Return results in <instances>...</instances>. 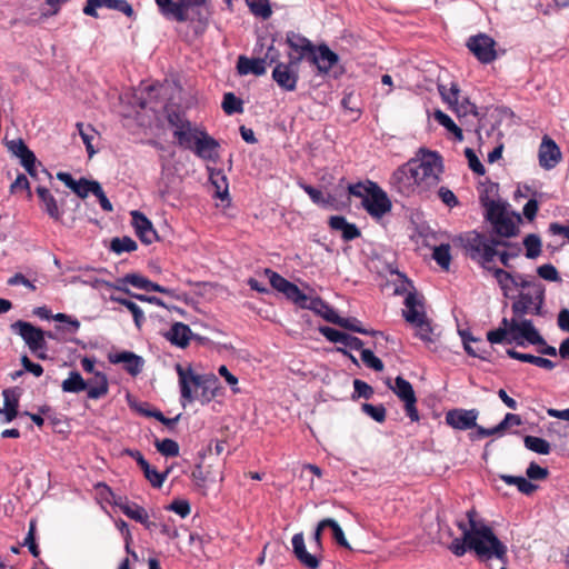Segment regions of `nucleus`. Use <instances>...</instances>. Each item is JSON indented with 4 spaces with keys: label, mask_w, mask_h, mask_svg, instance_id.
Wrapping results in <instances>:
<instances>
[{
    "label": "nucleus",
    "mask_w": 569,
    "mask_h": 569,
    "mask_svg": "<svg viewBox=\"0 0 569 569\" xmlns=\"http://www.w3.org/2000/svg\"><path fill=\"white\" fill-rule=\"evenodd\" d=\"M109 9L122 12L127 17L133 16V9L127 0H87L83 13L93 18H98V9Z\"/></svg>",
    "instance_id": "a211bd4d"
},
{
    "label": "nucleus",
    "mask_w": 569,
    "mask_h": 569,
    "mask_svg": "<svg viewBox=\"0 0 569 569\" xmlns=\"http://www.w3.org/2000/svg\"><path fill=\"white\" fill-rule=\"evenodd\" d=\"M308 62L316 66L319 73H328L339 62V56L322 43L316 47Z\"/></svg>",
    "instance_id": "6ab92c4d"
},
{
    "label": "nucleus",
    "mask_w": 569,
    "mask_h": 569,
    "mask_svg": "<svg viewBox=\"0 0 569 569\" xmlns=\"http://www.w3.org/2000/svg\"><path fill=\"white\" fill-rule=\"evenodd\" d=\"M174 369L178 375L180 399L183 406L197 399L202 405L209 403L217 396L219 380L214 375H198L191 365L177 363Z\"/></svg>",
    "instance_id": "20e7f679"
},
{
    "label": "nucleus",
    "mask_w": 569,
    "mask_h": 569,
    "mask_svg": "<svg viewBox=\"0 0 569 569\" xmlns=\"http://www.w3.org/2000/svg\"><path fill=\"white\" fill-rule=\"evenodd\" d=\"M506 352H507L508 357H510L511 359H516L521 362H528V363L535 365L537 367H540V368H543L547 370H552L556 367V363L553 361H551L547 358H543V357H538V356H533L530 353L518 352L515 349H507Z\"/></svg>",
    "instance_id": "72a5a7b5"
},
{
    "label": "nucleus",
    "mask_w": 569,
    "mask_h": 569,
    "mask_svg": "<svg viewBox=\"0 0 569 569\" xmlns=\"http://www.w3.org/2000/svg\"><path fill=\"white\" fill-rule=\"evenodd\" d=\"M438 91L442 100L456 113L458 119L466 124L468 116L479 118V110L467 97L460 100V88L456 82H451L450 87L446 84H438Z\"/></svg>",
    "instance_id": "39448f33"
},
{
    "label": "nucleus",
    "mask_w": 569,
    "mask_h": 569,
    "mask_svg": "<svg viewBox=\"0 0 569 569\" xmlns=\"http://www.w3.org/2000/svg\"><path fill=\"white\" fill-rule=\"evenodd\" d=\"M97 490L108 503L119 508L129 518L142 523V511L137 503L130 502L126 497L116 495L106 483H98Z\"/></svg>",
    "instance_id": "1a4fd4ad"
},
{
    "label": "nucleus",
    "mask_w": 569,
    "mask_h": 569,
    "mask_svg": "<svg viewBox=\"0 0 569 569\" xmlns=\"http://www.w3.org/2000/svg\"><path fill=\"white\" fill-rule=\"evenodd\" d=\"M150 291H158L166 296L173 297L172 290H170L166 287L159 286L158 283H154L144 278V302L161 306L163 308H168L167 303L162 299L154 297V296H150L149 295Z\"/></svg>",
    "instance_id": "f704fd0d"
},
{
    "label": "nucleus",
    "mask_w": 569,
    "mask_h": 569,
    "mask_svg": "<svg viewBox=\"0 0 569 569\" xmlns=\"http://www.w3.org/2000/svg\"><path fill=\"white\" fill-rule=\"evenodd\" d=\"M219 142L209 136L206 131L199 132V138L194 141L192 151L197 157L203 160L216 161L218 154Z\"/></svg>",
    "instance_id": "412c9836"
},
{
    "label": "nucleus",
    "mask_w": 569,
    "mask_h": 569,
    "mask_svg": "<svg viewBox=\"0 0 569 569\" xmlns=\"http://www.w3.org/2000/svg\"><path fill=\"white\" fill-rule=\"evenodd\" d=\"M405 306L406 310L402 312L403 318L411 325L427 316L425 311V299L416 291H411L407 295Z\"/></svg>",
    "instance_id": "5701e85b"
},
{
    "label": "nucleus",
    "mask_w": 569,
    "mask_h": 569,
    "mask_svg": "<svg viewBox=\"0 0 569 569\" xmlns=\"http://www.w3.org/2000/svg\"><path fill=\"white\" fill-rule=\"evenodd\" d=\"M33 315L39 317L40 319L50 320L53 319L58 322H64L67 323V327L57 326L56 329L59 330H66L70 333H76L80 328V322L78 319L67 315V313H56L52 315L51 310L48 309L46 306L37 307L33 309Z\"/></svg>",
    "instance_id": "b1692460"
},
{
    "label": "nucleus",
    "mask_w": 569,
    "mask_h": 569,
    "mask_svg": "<svg viewBox=\"0 0 569 569\" xmlns=\"http://www.w3.org/2000/svg\"><path fill=\"white\" fill-rule=\"evenodd\" d=\"M250 11L264 20L269 19L272 14L269 0H246Z\"/></svg>",
    "instance_id": "3c124183"
},
{
    "label": "nucleus",
    "mask_w": 569,
    "mask_h": 569,
    "mask_svg": "<svg viewBox=\"0 0 569 569\" xmlns=\"http://www.w3.org/2000/svg\"><path fill=\"white\" fill-rule=\"evenodd\" d=\"M168 123L171 128H173V131H181L186 128H189L191 122L186 118L183 113H180L178 111H170L167 116Z\"/></svg>",
    "instance_id": "13d9d810"
},
{
    "label": "nucleus",
    "mask_w": 569,
    "mask_h": 569,
    "mask_svg": "<svg viewBox=\"0 0 569 569\" xmlns=\"http://www.w3.org/2000/svg\"><path fill=\"white\" fill-rule=\"evenodd\" d=\"M170 469L158 472L151 469L150 465L144 460V478L148 479L154 488H160L169 473Z\"/></svg>",
    "instance_id": "bf43d9fd"
},
{
    "label": "nucleus",
    "mask_w": 569,
    "mask_h": 569,
    "mask_svg": "<svg viewBox=\"0 0 569 569\" xmlns=\"http://www.w3.org/2000/svg\"><path fill=\"white\" fill-rule=\"evenodd\" d=\"M361 360L368 368H370L375 371L380 372L385 368V365L381 361V359L376 357L375 353L370 349L361 350Z\"/></svg>",
    "instance_id": "69168bd1"
},
{
    "label": "nucleus",
    "mask_w": 569,
    "mask_h": 569,
    "mask_svg": "<svg viewBox=\"0 0 569 569\" xmlns=\"http://www.w3.org/2000/svg\"><path fill=\"white\" fill-rule=\"evenodd\" d=\"M108 381L104 375L97 373L92 382H88L87 395L90 399H99L107 395Z\"/></svg>",
    "instance_id": "58836bf2"
},
{
    "label": "nucleus",
    "mask_w": 569,
    "mask_h": 569,
    "mask_svg": "<svg viewBox=\"0 0 569 569\" xmlns=\"http://www.w3.org/2000/svg\"><path fill=\"white\" fill-rule=\"evenodd\" d=\"M98 181L89 180L87 178H80L73 184L71 189L79 198L84 199L89 193H93V186H97Z\"/></svg>",
    "instance_id": "4d7b16f0"
},
{
    "label": "nucleus",
    "mask_w": 569,
    "mask_h": 569,
    "mask_svg": "<svg viewBox=\"0 0 569 569\" xmlns=\"http://www.w3.org/2000/svg\"><path fill=\"white\" fill-rule=\"evenodd\" d=\"M453 242L462 249L466 258L486 271L492 269L498 248L509 246L506 240L476 230L460 233Z\"/></svg>",
    "instance_id": "7ed1b4c3"
},
{
    "label": "nucleus",
    "mask_w": 569,
    "mask_h": 569,
    "mask_svg": "<svg viewBox=\"0 0 569 569\" xmlns=\"http://www.w3.org/2000/svg\"><path fill=\"white\" fill-rule=\"evenodd\" d=\"M537 273L540 278L547 281H561L558 270L551 263H546L537 268Z\"/></svg>",
    "instance_id": "338daca9"
},
{
    "label": "nucleus",
    "mask_w": 569,
    "mask_h": 569,
    "mask_svg": "<svg viewBox=\"0 0 569 569\" xmlns=\"http://www.w3.org/2000/svg\"><path fill=\"white\" fill-rule=\"evenodd\" d=\"M479 411L477 409L456 408L446 412L445 420L448 426L457 430H469L477 427Z\"/></svg>",
    "instance_id": "f3484780"
},
{
    "label": "nucleus",
    "mask_w": 569,
    "mask_h": 569,
    "mask_svg": "<svg viewBox=\"0 0 569 569\" xmlns=\"http://www.w3.org/2000/svg\"><path fill=\"white\" fill-rule=\"evenodd\" d=\"M512 329L516 333L512 336L513 342L518 347H526V343L530 345H546L545 338L533 326L530 319H520V322H512Z\"/></svg>",
    "instance_id": "2eb2a0df"
},
{
    "label": "nucleus",
    "mask_w": 569,
    "mask_h": 569,
    "mask_svg": "<svg viewBox=\"0 0 569 569\" xmlns=\"http://www.w3.org/2000/svg\"><path fill=\"white\" fill-rule=\"evenodd\" d=\"M412 325L417 329V332H416L417 337H419L425 342H432V338H431L432 328H431L430 321L427 316Z\"/></svg>",
    "instance_id": "0e129e2a"
},
{
    "label": "nucleus",
    "mask_w": 569,
    "mask_h": 569,
    "mask_svg": "<svg viewBox=\"0 0 569 569\" xmlns=\"http://www.w3.org/2000/svg\"><path fill=\"white\" fill-rule=\"evenodd\" d=\"M495 233L499 238H511L518 233V228L512 218L505 214L502 218L491 224Z\"/></svg>",
    "instance_id": "e433bc0d"
},
{
    "label": "nucleus",
    "mask_w": 569,
    "mask_h": 569,
    "mask_svg": "<svg viewBox=\"0 0 569 569\" xmlns=\"http://www.w3.org/2000/svg\"><path fill=\"white\" fill-rule=\"evenodd\" d=\"M3 396V408L0 409V413L3 415L2 422L9 423L13 421L19 411V396L13 389H4L2 391Z\"/></svg>",
    "instance_id": "7c9ffc66"
},
{
    "label": "nucleus",
    "mask_w": 569,
    "mask_h": 569,
    "mask_svg": "<svg viewBox=\"0 0 569 569\" xmlns=\"http://www.w3.org/2000/svg\"><path fill=\"white\" fill-rule=\"evenodd\" d=\"M142 98L136 93H126L120 97V116L122 124L131 132H138L142 127L141 119Z\"/></svg>",
    "instance_id": "6e6552de"
},
{
    "label": "nucleus",
    "mask_w": 569,
    "mask_h": 569,
    "mask_svg": "<svg viewBox=\"0 0 569 569\" xmlns=\"http://www.w3.org/2000/svg\"><path fill=\"white\" fill-rule=\"evenodd\" d=\"M77 129L86 146L89 158H92L97 152L92 146V140L94 139L97 131L90 124L84 126L82 122L77 123Z\"/></svg>",
    "instance_id": "de8ad7c7"
},
{
    "label": "nucleus",
    "mask_w": 569,
    "mask_h": 569,
    "mask_svg": "<svg viewBox=\"0 0 569 569\" xmlns=\"http://www.w3.org/2000/svg\"><path fill=\"white\" fill-rule=\"evenodd\" d=\"M330 322L333 325H337L343 329L358 332L361 335H369V336H381L383 337V333L377 330H368L361 326L360 320H358L355 317H348L343 318L340 317L338 313L333 319H330Z\"/></svg>",
    "instance_id": "473e14b6"
},
{
    "label": "nucleus",
    "mask_w": 569,
    "mask_h": 569,
    "mask_svg": "<svg viewBox=\"0 0 569 569\" xmlns=\"http://www.w3.org/2000/svg\"><path fill=\"white\" fill-rule=\"evenodd\" d=\"M488 272L492 273L493 278L497 280L500 289L502 290L503 295L507 297L508 291L510 290L511 286L513 284V273L492 266V269H488Z\"/></svg>",
    "instance_id": "79ce46f5"
},
{
    "label": "nucleus",
    "mask_w": 569,
    "mask_h": 569,
    "mask_svg": "<svg viewBox=\"0 0 569 569\" xmlns=\"http://www.w3.org/2000/svg\"><path fill=\"white\" fill-rule=\"evenodd\" d=\"M199 130L192 128V124H190L189 128H186L184 130L172 131V134L179 147L192 150L194 141L199 138Z\"/></svg>",
    "instance_id": "4c0bfd02"
},
{
    "label": "nucleus",
    "mask_w": 569,
    "mask_h": 569,
    "mask_svg": "<svg viewBox=\"0 0 569 569\" xmlns=\"http://www.w3.org/2000/svg\"><path fill=\"white\" fill-rule=\"evenodd\" d=\"M297 306L302 309H309L316 312L328 322H330V319H333L337 316L336 310L319 297L310 298L306 295V300L299 301Z\"/></svg>",
    "instance_id": "cd10ccee"
},
{
    "label": "nucleus",
    "mask_w": 569,
    "mask_h": 569,
    "mask_svg": "<svg viewBox=\"0 0 569 569\" xmlns=\"http://www.w3.org/2000/svg\"><path fill=\"white\" fill-rule=\"evenodd\" d=\"M164 336L172 345L186 348L193 337V332L189 326L182 322H174Z\"/></svg>",
    "instance_id": "c85d7f7f"
},
{
    "label": "nucleus",
    "mask_w": 569,
    "mask_h": 569,
    "mask_svg": "<svg viewBox=\"0 0 569 569\" xmlns=\"http://www.w3.org/2000/svg\"><path fill=\"white\" fill-rule=\"evenodd\" d=\"M500 478L507 485L517 486L518 490L525 495H531L537 489L536 485L522 476L501 475Z\"/></svg>",
    "instance_id": "37998d69"
},
{
    "label": "nucleus",
    "mask_w": 569,
    "mask_h": 569,
    "mask_svg": "<svg viewBox=\"0 0 569 569\" xmlns=\"http://www.w3.org/2000/svg\"><path fill=\"white\" fill-rule=\"evenodd\" d=\"M299 66L297 61L277 62L272 70L273 81L286 91H295L299 79Z\"/></svg>",
    "instance_id": "f8f14e48"
},
{
    "label": "nucleus",
    "mask_w": 569,
    "mask_h": 569,
    "mask_svg": "<svg viewBox=\"0 0 569 569\" xmlns=\"http://www.w3.org/2000/svg\"><path fill=\"white\" fill-rule=\"evenodd\" d=\"M545 286H535V291L531 292H520L511 306L513 316L517 318H522L527 313L545 316Z\"/></svg>",
    "instance_id": "0eeeda50"
},
{
    "label": "nucleus",
    "mask_w": 569,
    "mask_h": 569,
    "mask_svg": "<svg viewBox=\"0 0 569 569\" xmlns=\"http://www.w3.org/2000/svg\"><path fill=\"white\" fill-rule=\"evenodd\" d=\"M477 517V511L470 509L467 511L468 522L463 520L457 522L462 537L451 542L450 550L458 557L470 550L481 562L498 560L501 565L500 569H506L508 565L507 546L499 540L491 527L482 520H478Z\"/></svg>",
    "instance_id": "f257e3e1"
},
{
    "label": "nucleus",
    "mask_w": 569,
    "mask_h": 569,
    "mask_svg": "<svg viewBox=\"0 0 569 569\" xmlns=\"http://www.w3.org/2000/svg\"><path fill=\"white\" fill-rule=\"evenodd\" d=\"M291 542H292L293 553H295L296 558L300 561V563L309 569H317V567L319 566L317 552L313 551V553H310L307 551L303 533L302 532L296 533L292 537Z\"/></svg>",
    "instance_id": "a878e982"
},
{
    "label": "nucleus",
    "mask_w": 569,
    "mask_h": 569,
    "mask_svg": "<svg viewBox=\"0 0 569 569\" xmlns=\"http://www.w3.org/2000/svg\"><path fill=\"white\" fill-rule=\"evenodd\" d=\"M362 412L372 418L377 422H383L386 420V408L382 405L362 403Z\"/></svg>",
    "instance_id": "052dcab7"
},
{
    "label": "nucleus",
    "mask_w": 569,
    "mask_h": 569,
    "mask_svg": "<svg viewBox=\"0 0 569 569\" xmlns=\"http://www.w3.org/2000/svg\"><path fill=\"white\" fill-rule=\"evenodd\" d=\"M481 203L486 209V220L491 224L507 214L506 207L500 201L491 200L489 198H481Z\"/></svg>",
    "instance_id": "c9c22d12"
},
{
    "label": "nucleus",
    "mask_w": 569,
    "mask_h": 569,
    "mask_svg": "<svg viewBox=\"0 0 569 569\" xmlns=\"http://www.w3.org/2000/svg\"><path fill=\"white\" fill-rule=\"evenodd\" d=\"M433 117L439 122V124H441L449 132H451L458 141L463 140L462 130L453 122V120L448 114H446L441 110H436Z\"/></svg>",
    "instance_id": "49530a36"
},
{
    "label": "nucleus",
    "mask_w": 569,
    "mask_h": 569,
    "mask_svg": "<svg viewBox=\"0 0 569 569\" xmlns=\"http://www.w3.org/2000/svg\"><path fill=\"white\" fill-rule=\"evenodd\" d=\"M467 47L481 63H490L497 58L496 41L486 33L470 37Z\"/></svg>",
    "instance_id": "ddd939ff"
},
{
    "label": "nucleus",
    "mask_w": 569,
    "mask_h": 569,
    "mask_svg": "<svg viewBox=\"0 0 569 569\" xmlns=\"http://www.w3.org/2000/svg\"><path fill=\"white\" fill-rule=\"evenodd\" d=\"M12 332L19 335L30 351L39 359H46L48 349L46 341V331L31 325L30 322L18 320L10 326Z\"/></svg>",
    "instance_id": "423d86ee"
},
{
    "label": "nucleus",
    "mask_w": 569,
    "mask_h": 569,
    "mask_svg": "<svg viewBox=\"0 0 569 569\" xmlns=\"http://www.w3.org/2000/svg\"><path fill=\"white\" fill-rule=\"evenodd\" d=\"M387 386L405 402V410L410 420L418 421L419 413L416 407L417 398L412 385L401 376H398L395 379V386H392L389 380L387 381Z\"/></svg>",
    "instance_id": "9d476101"
},
{
    "label": "nucleus",
    "mask_w": 569,
    "mask_h": 569,
    "mask_svg": "<svg viewBox=\"0 0 569 569\" xmlns=\"http://www.w3.org/2000/svg\"><path fill=\"white\" fill-rule=\"evenodd\" d=\"M367 196L365 201H361V204L372 218L380 219L391 210L392 204L390 199L377 183L371 184V189Z\"/></svg>",
    "instance_id": "9b49d317"
},
{
    "label": "nucleus",
    "mask_w": 569,
    "mask_h": 569,
    "mask_svg": "<svg viewBox=\"0 0 569 569\" xmlns=\"http://www.w3.org/2000/svg\"><path fill=\"white\" fill-rule=\"evenodd\" d=\"M154 446L157 450L164 457H177L179 456V445L177 441L166 438V439H154Z\"/></svg>",
    "instance_id": "864d4df0"
},
{
    "label": "nucleus",
    "mask_w": 569,
    "mask_h": 569,
    "mask_svg": "<svg viewBox=\"0 0 569 569\" xmlns=\"http://www.w3.org/2000/svg\"><path fill=\"white\" fill-rule=\"evenodd\" d=\"M208 170L209 180L214 187V197L221 201L229 200V184L224 172L221 169L208 168Z\"/></svg>",
    "instance_id": "2f4dec72"
},
{
    "label": "nucleus",
    "mask_w": 569,
    "mask_h": 569,
    "mask_svg": "<svg viewBox=\"0 0 569 569\" xmlns=\"http://www.w3.org/2000/svg\"><path fill=\"white\" fill-rule=\"evenodd\" d=\"M432 258L443 270H449L451 262L450 244L441 243L440 246L435 247Z\"/></svg>",
    "instance_id": "8fccbe9b"
},
{
    "label": "nucleus",
    "mask_w": 569,
    "mask_h": 569,
    "mask_svg": "<svg viewBox=\"0 0 569 569\" xmlns=\"http://www.w3.org/2000/svg\"><path fill=\"white\" fill-rule=\"evenodd\" d=\"M137 247L136 241L130 237L113 238L110 243V249L118 254L133 251Z\"/></svg>",
    "instance_id": "5fc2aeb1"
},
{
    "label": "nucleus",
    "mask_w": 569,
    "mask_h": 569,
    "mask_svg": "<svg viewBox=\"0 0 569 569\" xmlns=\"http://www.w3.org/2000/svg\"><path fill=\"white\" fill-rule=\"evenodd\" d=\"M301 189L310 197L313 203L328 208L332 206L335 198L331 194H325L321 190L306 183H300Z\"/></svg>",
    "instance_id": "ea45409f"
},
{
    "label": "nucleus",
    "mask_w": 569,
    "mask_h": 569,
    "mask_svg": "<svg viewBox=\"0 0 569 569\" xmlns=\"http://www.w3.org/2000/svg\"><path fill=\"white\" fill-rule=\"evenodd\" d=\"M61 388L64 392L78 393L87 390L88 382L84 381L78 371H71L69 377L63 380Z\"/></svg>",
    "instance_id": "a19ab883"
},
{
    "label": "nucleus",
    "mask_w": 569,
    "mask_h": 569,
    "mask_svg": "<svg viewBox=\"0 0 569 569\" xmlns=\"http://www.w3.org/2000/svg\"><path fill=\"white\" fill-rule=\"evenodd\" d=\"M525 447L533 452H537L539 455H549L551 451L550 443L540 437L536 436H526L523 438Z\"/></svg>",
    "instance_id": "a18cd8bd"
},
{
    "label": "nucleus",
    "mask_w": 569,
    "mask_h": 569,
    "mask_svg": "<svg viewBox=\"0 0 569 569\" xmlns=\"http://www.w3.org/2000/svg\"><path fill=\"white\" fill-rule=\"evenodd\" d=\"M320 528H326V529L329 528L331 530L332 538L340 547H343L347 549L350 548V546L345 537L343 530L341 529V527L339 526V523L336 520H333L331 518L322 519L320 521Z\"/></svg>",
    "instance_id": "c03bdc74"
},
{
    "label": "nucleus",
    "mask_w": 569,
    "mask_h": 569,
    "mask_svg": "<svg viewBox=\"0 0 569 569\" xmlns=\"http://www.w3.org/2000/svg\"><path fill=\"white\" fill-rule=\"evenodd\" d=\"M353 389L355 391L351 396L352 400H356L358 398L370 399L375 392L373 388L370 385L360 379L353 380Z\"/></svg>",
    "instance_id": "680f3d73"
},
{
    "label": "nucleus",
    "mask_w": 569,
    "mask_h": 569,
    "mask_svg": "<svg viewBox=\"0 0 569 569\" xmlns=\"http://www.w3.org/2000/svg\"><path fill=\"white\" fill-rule=\"evenodd\" d=\"M526 248V257L528 259H536L541 253V240L536 233H530L523 239Z\"/></svg>",
    "instance_id": "603ef678"
},
{
    "label": "nucleus",
    "mask_w": 569,
    "mask_h": 569,
    "mask_svg": "<svg viewBox=\"0 0 569 569\" xmlns=\"http://www.w3.org/2000/svg\"><path fill=\"white\" fill-rule=\"evenodd\" d=\"M36 192L40 199L42 210L53 220H61L62 212L59 209L58 202L50 190L43 186H38Z\"/></svg>",
    "instance_id": "bb28decb"
},
{
    "label": "nucleus",
    "mask_w": 569,
    "mask_h": 569,
    "mask_svg": "<svg viewBox=\"0 0 569 569\" xmlns=\"http://www.w3.org/2000/svg\"><path fill=\"white\" fill-rule=\"evenodd\" d=\"M264 274L268 277L270 284L277 291L283 293L287 299L293 303L306 300V293H303L297 284L290 282L278 272L271 269H264Z\"/></svg>",
    "instance_id": "dca6fc26"
},
{
    "label": "nucleus",
    "mask_w": 569,
    "mask_h": 569,
    "mask_svg": "<svg viewBox=\"0 0 569 569\" xmlns=\"http://www.w3.org/2000/svg\"><path fill=\"white\" fill-rule=\"evenodd\" d=\"M561 159V152L557 143L545 136L539 148V164L546 170L555 168Z\"/></svg>",
    "instance_id": "4be33fe9"
},
{
    "label": "nucleus",
    "mask_w": 569,
    "mask_h": 569,
    "mask_svg": "<svg viewBox=\"0 0 569 569\" xmlns=\"http://www.w3.org/2000/svg\"><path fill=\"white\" fill-rule=\"evenodd\" d=\"M459 333L463 342V348L469 356L479 358L481 360H488V357L485 355V352L476 351L473 347L470 346V342L482 343L480 339L472 337L468 331H460Z\"/></svg>",
    "instance_id": "6e6d98bb"
},
{
    "label": "nucleus",
    "mask_w": 569,
    "mask_h": 569,
    "mask_svg": "<svg viewBox=\"0 0 569 569\" xmlns=\"http://www.w3.org/2000/svg\"><path fill=\"white\" fill-rule=\"evenodd\" d=\"M487 340L491 343H512V336L506 328H498L487 332Z\"/></svg>",
    "instance_id": "e2e57ef3"
},
{
    "label": "nucleus",
    "mask_w": 569,
    "mask_h": 569,
    "mask_svg": "<svg viewBox=\"0 0 569 569\" xmlns=\"http://www.w3.org/2000/svg\"><path fill=\"white\" fill-rule=\"evenodd\" d=\"M286 42L293 51L298 52V56H289L290 60L298 63H301L302 60L309 61L310 54L313 53L317 47L309 39L293 31L287 32Z\"/></svg>",
    "instance_id": "aec40b11"
},
{
    "label": "nucleus",
    "mask_w": 569,
    "mask_h": 569,
    "mask_svg": "<svg viewBox=\"0 0 569 569\" xmlns=\"http://www.w3.org/2000/svg\"><path fill=\"white\" fill-rule=\"evenodd\" d=\"M108 359L111 363H122L123 368L132 376L139 373L141 358L130 351L110 352Z\"/></svg>",
    "instance_id": "c756f323"
},
{
    "label": "nucleus",
    "mask_w": 569,
    "mask_h": 569,
    "mask_svg": "<svg viewBox=\"0 0 569 569\" xmlns=\"http://www.w3.org/2000/svg\"><path fill=\"white\" fill-rule=\"evenodd\" d=\"M160 12L170 20L178 22H184L188 20V9L192 8L190 4H186L184 1H172V0H156Z\"/></svg>",
    "instance_id": "393cba45"
},
{
    "label": "nucleus",
    "mask_w": 569,
    "mask_h": 569,
    "mask_svg": "<svg viewBox=\"0 0 569 569\" xmlns=\"http://www.w3.org/2000/svg\"><path fill=\"white\" fill-rule=\"evenodd\" d=\"M222 109L228 116H231L234 113H242L243 112V102L234 93L227 92L223 96Z\"/></svg>",
    "instance_id": "09e8293b"
},
{
    "label": "nucleus",
    "mask_w": 569,
    "mask_h": 569,
    "mask_svg": "<svg viewBox=\"0 0 569 569\" xmlns=\"http://www.w3.org/2000/svg\"><path fill=\"white\" fill-rule=\"evenodd\" d=\"M465 156L468 159L469 168L477 174L483 176L486 173V169L475 151L471 148L465 149Z\"/></svg>",
    "instance_id": "774afa93"
},
{
    "label": "nucleus",
    "mask_w": 569,
    "mask_h": 569,
    "mask_svg": "<svg viewBox=\"0 0 569 569\" xmlns=\"http://www.w3.org/2000/svg\"><path fill=\"white\" fill-rule=\"evenodd\" d=\"M442 159L437 152L427 151L422 158L411 159L399 167L391 177L392 188L405 197L426 193L440 182Z\"/></svg>",
    "instance_id": "f03ea898"
},
{
    "label": "nucleus",
    "mask_w": 569,
    "mask_h": 569,
    "mask_svg": "<svg viewBox=\"0 0 569 569\" xmlns=\"http://www.w3.org/2000/svg\"><path fill=\"white\" fill-rule=\"evenodd\" d=\"M278 58V52L273 46L268 48L264 58H248L246 56H240L237 61V71L240 76L254 74L262 76L266 73V63L267 60H270V63L274 62Z\"/></svg>",
    "instance_id": "4468645a"
}]
</instances>
